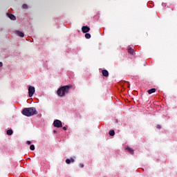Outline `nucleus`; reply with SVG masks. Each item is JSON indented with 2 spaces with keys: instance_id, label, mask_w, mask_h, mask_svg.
I'll use <instances>...</instances> for the list:
<instances>
[{
  "instance_id": "obj_9",
  "label": "nucleus",
  "mask_w": 177,
  "mask_h": 177,
  "mask_svg": "<svg viewBox=\"0 0 177 177\" xmlns=\"http://www.w3.org/2000/svg\"><path fill=\"white\" fill-rule=\"evenodd\" d=\"M74 158H71L70 159H66V162L67 163V164H71V162H74Z\"/></svg>"
},
{
  "instance_id": "obj_21",
  "label": "nucleus",
  "mask_w": 177,
  "mask_h": 177,
  "mask_svg": "<svg viewBox=\"0 0 177 177\" xmlns=\"http://www.w3.org/2000/svg\"><path fill=\"white\" fill-rule=\"evenodd\" d=\"M26 143L27 145H31V141H27Z\"/></svg>"
},
{
  "instance_id": "obj_23",
  "label": "nucleus",
  "mask_w": 177,
  "mask_h": 177,
  "mask_svg": "<svg viewBox=\"0 0 177 177\" xmlns=\"http://www.w3.org/2000/svg\"><path fill=\"white\" fill-rule=\"evenodd\" d=\"M164 5H165V3H162V6H164Z\"/></svg>"
},
{
  "instance_id": "obj_5",
  "label": "nucleus",
  "mask_w": 177,
  "mask_h": 177,
  "mask_svg": "<svg viewBox=\"0 0 177 177\" xmlns=\"http://www.w3.org/2000/svg\"><path fill=\"white\" fill-rule=\"evenodd\" d=\"M82 32H84V34H86V32H89V31H91V28H89L88 26H82Z\"/></svg>"
},
{
  "instance_id": "obj_22",
  "label": "nucleus",
  "mask_w": 177,
  "mask_h": 177,
  "mask_svg": "<svg viewBox=\"0 0 177 177\" xmlns=\"http://www.w3.org/2000/svg\"><path fill=\"white\" fill-rule=\"evenodd\" d=\"M2 66H3V64L2 62H0V68L2 67Z\"/></svg>"
},
{
  "instance_id": "obj_12",
  "label": "nucleus",
  "mask_w": 177,
  "mask_h": 177,
  "mask_svg": "<svg viewBox=\"0 0 177 177\" xmlns=\"http://www.w3.org/2000/svg\"><path fill=\"white\" fill-rule=\"evenodd\" d=\"M6 133H7V135H8V136L13 135V130H12V129H8V130H7Z\"/></svg>"
},
{
  "instance_id": "obj_13",
  "label": "nucleus",
  "mask_w": 177,
  "mask_h": 177,
  "mask_svg": "<svg viewBox=\"0 0 177 177\" xmlns=\"http://www.w3.org/2000/svg\"><path fill=\"white\" fill-rule=\"evenodd\" d=\"M128 52L130 53V55H133V52H135V50L132 48H129L128 49Z\"/></svg>"
},
{
  "instance_id": "obj_15",
  "label": "nucleus",
  "mask_w": 177,
  "mask_h": 177,
  "mask_svg": "<svg viewBox=\"0 0 177 177\" xmlns=\"http://www.w3.org/2000/svg\"><path fill=\"white\" fill-rule=\"evenodd\" d=\"M85 38H86V39H89L91 38V34L86 33L85 34Z\"/></svg>"
},
{
  "instance_id": "obj_24",
  "label": "nucleus",
  "mask_w": 177,
  "mask_h": 177,
  "mask_svg": "<svg viewBox=\"0 0 177 177\" xmlns=\"http://www.w3.org/2000/svg\"><path fill=\"white\" fill-rule=\"evenodd\" d=\"M54 133H56V131H54Z\"/></svg>"
},
{
  "instance_id": "obj_18",
  "label": "nucleus",
  "mask_w": 177,
  "mask_h": 177,
  "mask_svg": "<svg viewBox=\"0 0 177 177\" xmlns=\"http://www.w3.org/2000/svg\"><path fill=\"white\" fill-rule=\"evenodd\" d=\"M156 128H157L158 129H161V126H160V124H158V125L156 126Z\"/></svg>"
},
{
  "instance_id": "obj_10",
  "label": "nucleus",
  "mask_w": 177,
  "mask_h": 177,
  "mask_svg": "<svg viewBox=\"0 0 177 177\" xmlns=\"http://www.w3.org/2000/svg\"><path fill=\"white\" fill-rule=\"evenodd\" d=\"M126 150H128L131 154H133V149H132V148L127 147H126Z\"/></svg>"
},
{
  "instance_id": "obj_3",
  "label": "nucleus",
  "mask_w": 177,
  "mask_h": 177,
  "mask_svg": "<svg viewBox=\"0 0 177 177\" xmlns=\"http://www.w3.org/2000/svg\"><path fill=\"white\" fill-rule=\"evenodd\" d=\"M28 91L29 97H32V96H34V94L35 93V87L32 86H29Z\"/></svg>"
},
{
  "instance_id": "obj_19",
  "label": "nucleus",
  "mask_w": 177,
  "mask_h": 177,
  "mask_svg": "<svg viewBox=\"0 0 177 177\" xmlns=\"http://www.w3.org/2000/svg\"><path fill=\"white\" fill-rule=\"evenodd\" d=\"M80 168H84V164L80 163Z\"/></svg>"
},
{
  "instance_id": "obj_4",
  "label": "nucleus",
  "mask_w": 177,
  "mask_h": 177,
  "mask_svg": "<svg viewBox=\"0 0 177 177\" xmlns=\"http://www.w3.org/2000/svg\"><path fill=\"white\" fill-rule=\"evenodd\" d=\"M53 127H55V128H62V127H63V123L59 120H55L53 122Z\"/></svg>"
},
{
  "instance_id": "obj_14",
  "label": "nucleus",
  "mask_w": 177,
  "mask_h": 177,
  "mask_svg": "<svg viewBox=\"0 0 177 177\" xmlns=\"http://www.w3.org/2000/svg\"><path fill=\"white\" fill-rule=\"evenodd\" d=\"M109 135L110 136H114V135H115V131H114V130H111L109 131Z\"/></svg>"
},
{
  "instance_id": "obj_6",
  "label": "nucleus",
  "mask_w": 177,
  "mask_h": 177,
  "mask_svg": "<svg viewBox=\"0 0 177 177\" xmlns=\"http://www.w3.org/2000/svg\"><path fill=\"white\" fill-rule=\"evenodd\" d=\"M7 16L10 19V20H16V17L12 14L7 13Z\"/></svg>"
},
{
  "instance_id": "obj_11",
  "label": "nucleus",
  "mask_w": 177,
  "mask_h": 177,
  "mask_svg": "<svg viewBox=\"0 0 177 177\" xmlns=\"http://www.w3.org/2000/svg\"><path fill=\"white\" fill-rule=\"evenodd\" d=\"M156 92V88H151L148 91V93L151 95V93H154Z\"/></svg>"
},
{
  "instance_id": "obj_20",
  "label": "nucleus",
  "mask_w": 177,
  "mask_h": 177,
  "mask_svg": "<svg viewBox=\"0 0 177 177\" xmlns=\"http://www.w3.org/2000/svg\"><path fill=\"white\" fill-rule=\"evenodd\" d=\"M63 129H64V131H67V127H66V126L64 127H63Z\"/></svg>"
},
{
  "instance_id": "obj_17",
  "label": "nucleus",
  "mask_w": 177,
  "mask_h": 177,
  "mask_svg": "<svg viewBox=\"0 0 177 177\" xmlns=\"http://www.w3.org/2000/svg\"><path fill=\"white\" fill-rule=\"evenodd\" d=\"M22 8L23 9H27V4H24Z\"/></svg>"
},
{
  "instance_id": "obj_1",
  "label": "nucleus",
  "mask_w": 177,
  "mask_h": 177,
  "mask_svg": "<svg viewBox=\"0 0 177 177\" xmlns=\"http://www.w3.org/2000/svg\"><path fill=\"white\" fill-rule=\"evenodd\" d=\"M71 89V85L62 86L57 91V95L59 97H65Z\"/></svg>"
},
{
  "instance_id": "obj_2",
  "label": "nucleus",
  "mask_w": 177,
  "mask_h": 177,
  "mask_svg": "<svg viewBox=\"0 0 177 177\" xmlns=\"http://www.w3.org/2000/svg\"><path fill=\"white\" fill-rule=\"evenodd\" d=\"M22 114L26 117H32V115H37L38 111L35 107L24 108L22 111Z\"/></svg>"
},
{
  "instance_id": "obj_16",
  "label": "nucleus",
  "mask_w": 177,
  "mask_h": 177,
  "mask_svg": "<svg viewBox=\"0 0 177 177\" xmlns=\"http://www.w3.org/2000/svg\"><path fill=\"white\" fill-rule=\"evenodd\" d=\"M30 150L34 151V150H35V146L34 145H31L30 146Z\"/></svg>"
},
{
  "instance_id": "obj_8",
  "label": "nucleus",
  "mask_w": 177,
  "mask_h": 177,
  "mask_svg": "<svg viewBox=\"0 0 177 177\" xmlns=\"http://www.w3.org/2000/svg\"><path fill=\"white\" fill-rule=\"evenodd\" d=\"M102 75L104 77H109V71H107V70H103L102 71Z\"/></svg>"
},
{
  "instance_id": "obj_7",
  "label": "nucleus",
  "mask_w": 177,
  "mask_h": 177,
  "mask_svg": "<svg viewBox=\"0 0 177 177\" xmlns=\"http://www.w3.org/2000/svg\"><path fill=\"white\" fill-rule=\"evenodd\" d=\"M15 34H17V35H18V37H24V33L19 30H16Z\"/></svg>"
}]
</instances>
